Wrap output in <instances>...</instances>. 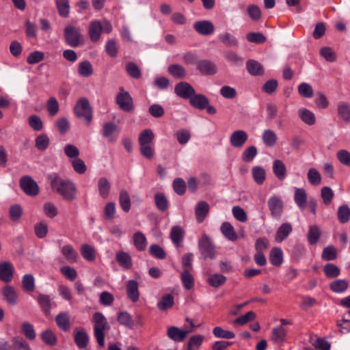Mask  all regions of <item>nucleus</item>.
<instances>
[{
	"label": "nucleus",
	"mask_w": 350,
	"mask_h": 350,
	"mask_svg": "<svg viewBox=\"0 0 350 350\" xmlns=\"http://www.w3.org/2000/svg\"><path fill=\"white\" fill-rule=\"evenodd\" d=\"M53 191L60 195L64 200L72 201L76 198L75 185L68 179H64L56 173L48 176Z\"/></svg>",
	"instance_id": "nucleus-1"
},
{
	"label": "nucleus",
	"mask_w": 350,
	"mask_h": 350,
	"mask_svg": "<svg viewBox=\"0 0 350 350\" xmlns=\"http://www.w3.org/2000/svg\"><path fill=\"white\" fill-rule=\"evenodd\" d=\"M92 321L94 324V334L100 347L105 346V332L109 329L110 326L107 319L101 312H95Z\"/></svg>",
	"instance_id": "nucleus-2"
},
{
	"label": "nucleus",
	"mask_w": 350,
	"mask_h": 350,
	"mask_svg": "<svg viewBox=\"0 0 350 350\" xmlns=\"http://www.w3.org/2000/svg\"><path fill=\"white\" fill-rule=\"evenodd\" d=\"M64 36L66 44L72 48L78 47L83 42L80 28L72 25H68L64 28Z\"/></svg>",
	"instance_id": "nucleus-3"
},
{
	"label": "nucleus",
	"mask_w": 350,
	"mask_h": 350,
	"mask_svg": "<svg viewBox=\"0 0 350 350\" xmlns=\"http://www.w3.org/2000/svg\"><path fill=\"white\" fill-rule=\"evenodd\" d=\"M74 111L78 118L84 121L87 125H89L92 120V110L89 101L85 98H80L75 108Z\"/></svg>",
	"instance_id": "nucleus-4"
},
{
	"label": "nucleus",
	"mask_w": 350,
	"mask_h": 350,
	"mask_svg": "<svg viewBox=\"0 0 350 350\" xmlns=\"http://www.w3.org/2000/svg\"><path fill=\"white\" fill-rule=\"evenodd\" d=\"M189 103L192 107L198 109L203 110L206 109L208 114L214 115L217 112L216 109L209 105L208 99L202 94H198L194 92Z\"/></svg>",
	"instance_id": "nucleus-5"
},
{
	"label": "nucleus",
	"mask_w": 350,
	"mask_h": 350,
	"mask_svg": "<svg viewBox=\"0 0 350 350\" xmlns=\"http://www.w3.org/2000/svg\"><path fill=\"white\" fill-rule=\"evenodd\" d=\"M187 321L189 322L191 328L187 330H182L177 327L171 326L167 328V336L172 340L177 342H183L187 335L194 331L195 325L193 322L187 319Z\"/></svg>",
	"instance_id": "nucleus-6"
},
{
	"label": "nucleus",
	"mask_w": 350,
	"mask_h": 350,
	"mask_svg": "<svg viewBox=\"0 0 350 350\" xmlns=\"http://www.w3.org/2000/svg\"><path fill=\"white\" fill-rule=\"evenodd\" d=\"M198 246L201 254L204 258L213 259L215 257V247L211 239L206 234L199 240Z\"/></svg>",
	"instance_id": "nucleus-7"
},
{
	"label": "nucleus",
	"mask_w": 350,
	"mask_h": 350,
	"mask_svg": "<svg viewBox=\"0 0 350 350\" xmlns=\"http://www.w3.org/2000/svg\"><path fill=\"white\" fill-rule=\"evenodd\" d=\"M20 187L23 192L29 196H36L39 193V187L30 176H25L20 179Z\"/></svg>",
	"instance_id": "nucleus-8"
},
{
	"label": "nucleus",
	"mask_w": 350,
	"mask_h": 350,
	"mask_svg": "<svg viewBox=\"0 0 350 350\" xmlns=\"http://www.w3.org/2000/svg\"><path fill=\"white\" fill-rule=\"evenodd\" d=\"M119 133V128L115 123L109 122L103 125L102 135L108 139L109 143H113L116 141Z\"/></svg>",
	"instance_id": "nucleus-9"
},
{
	"label": "nucleus",
	"mask_w": 350,
	"mask_h": 350,
	"mask_svg": "<svg viewBox=\"0 0 350 350\" xmlns=\"http://www.w3.org/2000/svg\"><path fill=\"white\" fill-rule=\"evenodd\" d=\"M117 104L120 108L126 112H130L133 109V99L127 92H120L116 97Z\"/></svg>",
	"instance_id": "nucleus-10"
},
{
	"label": "nucleus",
	"mask_w": 350,
	"mask_h": 350,
	"mask_svg": "<svg viewBox=\"0 0 350 350\" xmlns=\"http://www.w3.org/2000/svg\"><path fill=\"white\" fill-rule=\"evenodd\" d=\"M271 215L274 218H279L283 211V203L277 196L271 197L267 202Z\"/></svg>",
	"instance_id": "nucleus-11"
},
{
	"label": "nucleus",
	"mask_w": 350,
	"mask_h": 350,
	"mask_svg": "<svg viewBox=\"0 0 350 350\" xmlns=\"http://www.w3.org/2000/svg\"><path fill=\"white\" fill-rule=\"evenodd\" d=\"M14 269L12 264L8 261L0 263V280L4 282H10L14 277Z\"/></svg>",
	"instance_id": "nucleus-12"
},
{
	"label": "nucleus",
	"mask_w": 350,
	"mask_h": 350,
	"mask_svg": "<svg viewBox=\"0 0 350 350\" xmlns=\"http://www.w3.org/2000/svg\"><path fill=\"white\" fill-rule=\"evenodd\" d=\"M248 139L247 133L243 130H237L230 136V142L234 148H242Z\"/></svg>",
	"instance_id": "nucleus-13"
},
{
	"label": "nucleus",
	"mask_w": 350,
	"mask_h": 350,
	"mask_svg": "<svg viewBox=\"0 0 350 350\" xmlns=\"http://www.w3.org/2000/svg\"><path fill=\"white\" fill-rule=\"evenodd\" d=\"M3 299L10 306H16L18 301V295L15 288L11 285H5L2 288Z\"/></svg>",
	"instance_id": "nucleus-14"
},
{
	"label": "nucleus",
	"mask_w": 350,
	"mask_h": 350,
	"mask_svg": "<svg viewBox=\"0 0 350 350\" xmlns=\"http://www.w3.org/2000/svg\"><path fill=\"white\" fill-rule=\"evenodd\" d=\"M193 28L199 34L203 36L211 35L214 31V25L208 21L196 22L193 25Z\"/></svg>",
	"instance_id": "nucleus-15"
},
{
	"label": "nucleus",
	"mask_w": 350,
	"mask_h": 350,
	"mask_svg": "<svg viewBox=\"0 0 350 350\" xmlns=\"http://www.w3.org/2000/svg\"><path fill=\"white\" fill-rule=\"evenodd\" d=\"M116 260L118 265L124 269H131L133 261L131 256L126 252L119 251L116 254Z\"/></svg>",
	"instance_id": "nucleus-16"
},
{
	"label": "nucleus",
	"mask_w": 350,
	"mask_h": 350,
	"mask_svg": "<svg viewBox=\"0 0 350 350\" xmlns=\"http://www.w3.org/2000/svg\"><path fill=\"white\" fill-rule=\"evenodd\" d=\"M197 69L203 75H214L217 72L216 65L207 59L200 60L198 62Z\"/></svg>",
	"instance_id": "nucleus-17"
},
{
	"label": "nucleus",
	"mask_w": 350,
	"mask_h": 350,
	"mask_svg": "<svg viewBox=\"0 0 350 350\" xmlns=\"http://www.w3.org/2000/svg\"><path fill=\"white\" fill-rule=\"evenodd\" d=\"M126 289L128 298L133 302H137L139 297L137 282L133 280H129Z\"/></svg>",
	"instance_id": "nucleus-18"
},
{
	"label": "nucleus",
	"mask_w": 350,
	"mask_h": 350,
	"mask_svg": "<svg viewBox=\"0 0 350 350\" xmlns=\"http://www.w3.org/2000/svg\"><path fill=\"white\" fill-rule=\"evenodd\" d=\"M55 321L58 327L64 332L69 331L70 328V317L68 312L59 313L55 317Z\"/></svg>",
	"instance_id": "nucleus-19"
},
{
	"label": "nucleus",
	"mask_w": 350,
	"mask_h": 350,
	"mask_svg": "<svg viewBox=\"0 0 350 350\" xmlns=\"http://www.w3.org/2000/svg\"><path fill=\"white\" fill-rule=\"evenodd\" d=\"M102 23L99 21H92L90 24L89 36L92 42H97L102 33Z\"/></svg>",
	"instance_id": "nucleus-20"
},
{
	"label": "nucleus",
	"mask_w": 350,
	"mask_h": 350,
	"mask_svg": "<svg viewBox=\"0 0 350 350\" xmlns=\"http://www.w3.org/2000/svg\"><path fill=\"white\" fill-rule=\"evenodd\" d=\"M36 300L41 308L42 311L45 314H50L51 309L53 304L50 296L48 295L40 294L37 296Z\"/></svg>",
	"instance_id": "nucleus-21"
},
{
	"label": "nucleus",
	"mask_w": 350,
	"mask_h": 350,
	"mask_svg": "<svg viewBox=\"0 0 350 350\" xmlns=\"http://www.w3.org/2000/svg\"><path fill=\"white\" fill-rule=\"evenodd\" d=\"M209 212V205L205 201L199 202L195 209L197 221L202 223L206 217Z\"/></svg>",
	"instance_id": "nucleus-22"
},
{
	"label": "nucleus",
	"mask_w": 350,
	"mask_h": 350,
	"mask_svg": "<svg viewBox=\"0 0 350 350\" xmlns=\"http://www.w3.org/2000/svg\"><path fill=\"white\" fill-rule=\"evenodd\" d=\"M61 252L70 263L77 262L79 257L78 253L71 245L67 244L62 247Z\"/></svg>",
	"instance_id": "nucleus-23"
},
{
	"label": "nucleus",
	"mask_w": 350,
	"mask_h": 350,
	"mask_svg": "<svg viewBox=\"0 0 350 350\" xmlns=\"http://www.w3.org/2000/svg\"><path fill=\"white\" fill-rule=\"evenodd\" d=\"M218 39L226 47L236 48L239 46L238 39L229 32L219 34Z\"/></svg>",
	"instance_id": "nucleus-24"
},
{
	"label": "nucleus",
	"mask_w": 350,
	"mask_h": 350,
	"mask_svg": "<svg viewBox=\"0 0 350 350\" xmlns=\"http://www.w3.org/2000/svg\"><path fill=\"white\" fill-rule=\"evenodd\" d=\"M170 237L172 241L177 247H180L184 238V230L183 228L179 226H173Z\"/></svg>",
	"instance_id": "nucleus-25"
},
{
	"label": "nucleus",
	"mask_w": 350,
	"mask_h": 350,
	"mask_svg": "<svg viewBox=\"0 0 350 350\" xmlns=\"http://www.w3.org/2000/svg\"><path fill=\"white\" fill-rule=\"evenodd\" d=\"M273 172L278 179L283 180L286 176V167L284 163L279 159L274 160L273 163Z\"/></svg>",
	"instance_id": "nucleus-26"
},
{
	"label": "nucleus",
	"mask_w": 350,
	"mask_h": 350,
	"mask_svg": "<svg viewBox=\"0 0 350 350\" xmlns=\"http://www.w3.org/2000/svg\"><path fill=\"white\" fill-rule=\"evenodd\" d=\"M292 226L288 223L282 224L278 229L275 234V241L281 243L284 241L292 232Z\"/></svg>",
	"instance_id": "nucleus-27"
},
{
	"label": "nucleus",
	"mask_w": 350,
	"mask_h": 350,
	"mask_svg": "<svg viewBox=\"0 0 350 350\" xmlns=\"http://www.w3.org/2000/svg\"><path fill=\"white\" fill-rule=\"evenodd\" d=\"M294 200L298 207L304 210L306 206L307 193L305 189L297 188L295 191Z\"/></svg>",
	"instance_id": "nucleus-28"
},
{
	"label": "nucleus",
	"mask_w": 350,
	"mask_h": 350,
	"mask_svg": "<svg viewBox=\"0 0 350 350\" xmlns=\"http://www.w3.org/2000/svg\"><path fill=\"white\" fill-rule=\"evenodd\" d=\"M74 340L79 348L83 349L86 347L88 344L89 336L83 330H76L74 336Z\"/></svg>",
	"instance_id": "nucleus-29"
},
{
	"label": "nucleus",
	"mask_w": 350,
	"mask_h": 350,
	"mask_svg": "<svg viewBox=\"0 0 350 350\" xmlns=\"http://www.w3.org/2000/svg\"><path fill=\"white\" fill-rule=\"evenodd\" d=\"M221 232L224 236L231 241H234L237 239V234L229 222H224L221 226Z\"/></svg>",
	"instance_id": "nucleus-30"
},
{
	"label": "nucleus",
	"mask_w": 350,
	"mask_h": 350,
	"mask_svg": "<svg viewBox=\"0 0 350 350\" xmlns=\"http://www.w3.org/2000/svg\"><path fill=\"white\" fill-rule=\"evenodd\" d=\"M286 335V330L282 326L275 327L272 330L271 340L274 343H282Z\"/></svg>",
	"instance_id": "nucleus-31"
},
{
	"label": "nucleus",
	"mask_w": 350,
	"mask_h": 350,
	"mask_svg": "<svg viewBox=\"0 0 350 350\" xmlns=\"http://www.w3.org/2000/svg\"><path fill=\"white\" fill-rule=\"evenodd\" d=\"M262 139L265 144L269 147H273L278 141L276 133L271 129H267L263 132Z\"/></svg>",
	"instance_id": "nucleus-32"
},
{
	"label": "nucleus",
	"mask_w": 350,
	"mask_h": 350,
	"mask_svg": "<svg viewBox=\"0 0 350 350\" xmlns=\"http://www.w3.org/2000/svg\"><path fill=\"white\" fill-rule=\"evenodd\" d=\"M174 304V296L172 294H165L162 296L161 300L157 303V308L165 311L172 308Z\"/></svg>",
	"instance_id": "nucleus-33"
},
{
	"label": "nucleus",
	"mask_w": 350,
	"mask_h": 350,
	"mask_svg": "<svg viewBox=\"0 0 350 350\" xmlns=\"http://www.w3.org/2000/svg\"><path fill=\"white\" fill-rule=\"evenodd\" d=\"M226 277L222 274L214 273L211 275L208 279V284L213 288H219L224 285L226 282Z\"/></svg>",
	"instance_id": "nucleus-34"
},
{
	"label": "nucleus",
	"mask_w": 350,
	"mask_h": 350,
	"mask_svg": "<svg viewBox=\"0 0 350 350\" xmlns=\"http://www.w3.org/2000/svg\"><path fill=\"white\" fill-rule=\"evenodd\" d=\"M133 243L138 251L145 250L147 246L146 236L141 232H135L133 237Z\"/></svg>",
	"instance_id": "nucleus-35"
},
{
	"label": "nucleus",
	"mask_w": 350,
	"mask_h": 350,
	"mask_svg": "<svg viewBox=\"0 0 350 350\" xmlns=\"http://www.w3.org/2000/svg\"><path fill=\"white\" fill-rule=\"evenodd\" d=\"M154 138V135L153 131L147 129L141 132L139 135V145H146V144H152Z\"/></svg>",
	"instance_id": "nucleus-36"
},
{
	"label": "nucleus",
	"mask_w": 350,
	"mask_h": 350,
	"mask_svg": "<svg viewBox=\"0 0 350 350\" xmlns=\"http://www.w3.org/2000/svg\"><path fill=\"white\" fill-rule=\"evenodd\" d=\"M180 280L187 290L191 289L194 286V278L189 270H183L180 274Z\"/></svg>",
	"instance_id": "nucleus-37"
},
{
	"label": "nucleus",
	"mask_w": 350,
	"mask_h": 350,
	"mask_svg": "<svg viewBox=\"0 0 350 350\" xmlns=\"http://www.w3.org/2000/svg\"><path fill=\"white\" fill-rule=\"evenodd\" d=\"M246 66L248 72L252 75H260L263 73L262 66L256 60L247 61Z\"/></svg>",
	"instance_id": "nucleus-38"
},
{
	"label": "nucleus",
	"mask_w": 350,
	"mask_h": 350,
	"mask_svg": "<svg viewBox=\"0 0 350 350\" xmlns=\"http://www.w3.org/2000/svg\"><path fill=\"white\" fill-rule=\"evenodd\" d=\"M169 73L174 77L177 79H183L186 75L185 68L180 64H172L168 67Z\"/></svg>",
	"instance_id": "nucleus-39"
},
{
	"label": "nucleus",
	"mask_w": 350,
	"mask_h": 350,
	"mask_svg": "<svg viewBox=\"0 0 350 350\" xmlns=\"http://www.w3.org/2000/svg\"><path fill=\"white\" fill-rule=\"evenodd\" d=\"M271 263L276 267H279L282 263V251L278 247H274L271 250L269 256Z\"/></svg>",
	"instance_id": "nucleus-40"
},
{
	"label": "nucleus",
	"mask_w": 350,
	"mask_h": 350,
	"mask_svg": "<svg viewBox=\"0 0 350 350\" xmlns=\"http://www.w3.org/2000/svg\"><path fill=\"white\" fill-rule=\"evenodd\" d=\"M119 202L122 209L127 213L131 208V198L126 190H121L120 192Z\"/></svg>",
	"instance_id": "nucleus-41"
},
{
	"label": "nucleus",
	"mask_w": 350,
	"mask_h": 350,
	"mask_svg": "<svg viewBox=\"0 0 350 350\" xmlns=\"http://www.w3.org/2000/svg\"><path fill=\"white\" fill-rule=\"evenodd\" d=\"M82 256L88 261L92 262L96 259L94 249L88 244H83L81 247Z\"/></svg>",
	"instance_id": "nucleus-42"
},
{
	"label": "nucleus",
	"mask_w": 350,
	"mask_h": 350,
	"mask_svg": "<svg viewBox=\"0 0 350 350\" xmlns=\"http://www.w3.org/2000/svg\"><path fill=\"white\" fill-rule=\"evenodd\" d=\"M204 336L202 335H193L190 337L187 345V350H198L202 345Z\"/></svg>",
	"instance_id": "nucleus-43"
},
{
	"label": "nucleus",
	"mask_w": 350,
	"mask_h": 350,
	"mask_svg": "<svg viewBox=\"0 0 350 350\" xmlns=\"http://www.w3.org/2000/svg\"><path fill=\"white\" fill-rule=\"evenodd\" d=\"M78 72L82 77H88L90 76L93 72V68L91 63L88 60L80 62L78 66Z\"/></svg>",
	"instance_id": "nucleus-44"
},
{
	"label": "nucleus",
	"mask_w": 350,
	"mask_h": 350,
	"mask_svg": "<svg viewBox=\"0 0 350 350\" xmlns=\"http://www.w3.org/2000/svg\"><path fill=\"white\" fill-rule=\"evenodd\" d=\"M154 202L159 211H165L168 208V201L165 196L162 193H157L154 195Z\"/></svg>",
	"instance_id": "nucleus-45"
},
{
	"label": "nucleus",
	"mask_w": 350,
	"mask_h": 350,
	"mask_svg": "<svg viewBox=\"0 0 350 350\" xmlns=\"http://www.w3.org/2000/svg\"><path fill=\"white\" fill-rule=\"evenodd\" d=\"M338 113L345 122H350V106L344 102L340 103L338 105Z\"/></svg>",
	"instance_id": "nucleus-46"
},
{
	"label": "nucleus",
	"mask_w": 350,
	"mask_h": 350,
	"mask_svg": "<svg viewBox=\"0 0 350 350\" xmlns=\"http://www.w3.org/2000/svg\"><path fill=\"white\" fill-rule=\"evenodd\" d=\"M299 113L300 118L306 124L312 125L315 123V116L312 111L306 109H301L299 110Z\"/></svg>",
	"instance_id": "nucleus-47"
},
{
	"label": "nucleus",
	"mask_w": 350,
	"mask_h": 350,
	"mask_svg": "<svg viewBox=\"0 0 350 350\" xmlns=\"http://www.w3.org/2000/svg\"><path fill=\"white\" fill-rule=\"evenodd\" d=\"M23 288L27 292H33L35 289V279L31 274H25L22 279Z\"/></svg>",
	"instance_id": "nucleus-48"
},
{
	"label": "nucleus",
	"mask_w": 350,
	"mask_h": 350,
	"mask_svg": "<svg viewBox=\"0 0 350 350\" xmlns=\"http://www.w3.org/2000/svg\"><path fill=\"white\" fill-rule=\"evenodd\" d=\"M252 176L255 182L258 185H262L265 180V170L258 166L252 168Z\"/></svg>",
	"instance_id": "nucleus-49"
},
{
	"label": "nucleus",
	"mask_w": 350,
	"mask_h": 350,
	"mask_svg": "<svg viewBox=\"0 0 350 350\" xmlns=\"http://www.w3.org/2000/svg\"><path fill=\"white\" fill-rule=\"evenodd\" d=\"M321 236L320 229L317 226H311L308 232V239L311 245H314L317 243Z\"/></svg>",
	"instance_id": "nucleus-50"
},
{
	"label": "nucleus",
	"mask_w": 350,
	"mask_h": 350,
	"mask_svg": "<svg viewBox=\"0 0 350 350\" xmlns=\"http://www.w3.org/2000/svg\"><path fill=\"white\" fill-rule=\"evenodd\" d=\"M213 333L215 337L220 338L232 339L235 337L234 332L225 330L221 327H215L213 330Z\"/></svg>",
	"instance_id": "nucleus-51"
},
{
	"label": "nucleus",
	"mask_w": 350,
	"mask_h": 350,
	"mask_svg": "<svg viewBox=\"0 0 350 350\" xmlns=\"http://www.w3.org/2000/svg\"><path fill=\"white\" fill-rule=\"evenodd\" d=\"M56 5L57 7L59 14L64 17H68L69 14V2L68 0H56Z\"/></svg>",
	"instance_id": "nucleus-52"
},
{
	"label": "nucleus",
	"mask_w": 350,
	"mask_h": 350,
	"mask_svg": "<svg viewBox=\"0 0 350 350\" xmlns=\"http://www.w3.org/2000/svg\"><path fill=\"white\" fill-rule=\"evenodd\" d=\"M98 187L100 195L103 198H106L109 193L110 183L105 178H102L99 180Z\"/></svg>",
	"instance_id": "nucleus-53"
},
{
	"label": "nucleus",
	"mask_w": 350,
	"mask_h": 350,
	"mask_svg": "<svg viewBox=\"0 0 350 350\" xmlns=\"http://www.w3.org/2000/svg\"><path fill=\"white\" fill-rule=\"evenodd\" d=\"M338 218L340 223L345 224L347 222L350 218V208L347 205L340 206L338 208Z\"/></svg>",
	"instance_id": "nucleus-54"
},
{
	"label": "nucleus",
	"mask_w": 350,
	"mask_h": 350,
	"mask_svg": "<svg viewBox=\"0 0 350 350\" xmlns=\"http://www.w3.org/2000/svg\"><path fill=\"white\" fill-rule=\"evenodd\" d=\"M329 286L334 292L342 293L347 288L348 282L345 280H336L332 282Z\"/></svg>",
	"instance_id": "nucleus-55"
},
{
	"label": "nucleus",
	"mask_w": 350,
	"mask_h": 350,
	"mask_svg": "<svg viewBox=\"0 0 350 350\" xmlns=\"http://www.w3.org/2000/svg\"><path fill=\"white\" fill-rule=\"evenodd\" d=\"M117 320L121 325L129 328H133V327L131 316L127 312H121L118 313Z\"/></svg>",
	"instance_id": "nucleus-56"
},
{
	"label": "nucleus",
	"mask_w": 350,
	"mask_h": 350,
	"mask_svg": "<svg viewBox=\"0 0 350 350\" xmlns=\"http://www.w3.org/2000/svg\"><path fill=\"white\" fill-rule=\"evenodd\" d=\"M36 147L40 150H46L49 145V138L46 134L38 135L35 142Z\"/></svg>",
	"instance_id": "nucleus-57"
},
{
	"label": "nucleus",
	"mask_w": 350,
	"mask_h": 350,
	"mask_svg": "<svg viewBox=\"0 0 350 350\" xmlns=\"http://www.w3.org/2000/svg\"><path fill=\"white\" fill-rule=\"evenodd\" d=\"M128 75L134 78L139 79L141 77V71L136 64L133 62H129L125 66Z\"/></svg>",
	"instance_id": "nucleus-58"
},
{
	"label": "nucleus",
	"mask_w": 350,
	"mask_h": 350,
	"mask_svg": "<svg viewBox=\"0 0 350 350\" xmlns=\"http://www.w3.org/2000/svg\"><path fill=\"white\" fill-rule=\"evenodd\" d=\"M336 158L341 164L350 167V152L347 150H338L336 152Z\"/></svg>",
	"instance_id": "nucleus-59"
},
{
	"label": "nucleus",
	"mask_w": 350,
	"mask_h": 350,
	"mask_svg": "<svg viewBox=\"0 0 350 350\" xmlns=\"http://www.w3.org/2000/svg\"><path fill=\"white\" fill-rule=\"evenodd\" d=\"M246 38L250 42L256 44H262L266 41L265 36L260 32L248 33Z\"/></svg>",
	"instance_id": "nucleus-60"
},
{
	"label": "nucleus",
	"mask_w": 350,
	"mask_h": 350,
	"mask_svg": "<svg viewBox=\"0 0 350 350\" xmlns=\"http://www.w3.org/2000/svg\"><path fill=\"white\" fill-rule=\"evenodd\" d=\"M337 257V250L334 246L325 247L322 252V258L326 260H333Z\"/></svg>",
	"instance_id": "nucleus-61"
},
{
	"label": "nucleus",
	"mask_w": 350,
	"mask_h": 350,
	"mask_svg": "<svg viewBox=\"0 0 350 350\" xmlns=\"http://www.w3.org/2000/svg\"><path fill=\"white\" fill-rule=\"evenodd\" d=\"M308 178L312 185H318L321 183V176L320 173L314 168H311L308 172Z\"/></svg>",
	"instance_id": "nucleus-62"
},
{
	"label": "nucleus",
	"mask_w": 350,
	"mask_h": 350,
	"mask_svg": "<svg viewBox=\"0 0 350 350\" xmlns=\"http://www.w3.org/2000/svg\"><path fill=\"white\" fill-rule=\"evenodd\" d=\"M34 232L39 239L44 238L48 233V226L44 222H40L34 226Z\"/></svg>",
	"instance_id": "nucleus-63"
},
{
	"label": "nucleus",
	"mask_w": 350,
	"mask_h": 350,
	"mask_svg": "<svg viewBox=\"0 0 350 350\" xmlns=\"http://www.w3.org/2000/svg\"><path fill=\"white\" fill-rule=\"evenodd\" d=\"M41 336L42 340L49 346H53L57 342V338L55 335L50 329L43 332Z\"/></svg>",
	"instance_id": "nucleus-64"
}]
</instances>
